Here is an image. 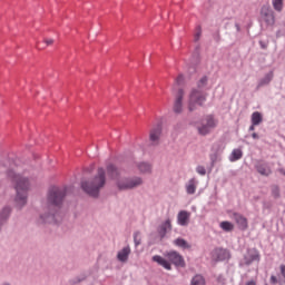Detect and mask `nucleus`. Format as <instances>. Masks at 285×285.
<instances>
[{"label": "nucleus", "instance_id": "obj_1", "mask_svg": "<svg viewBox=\"0 0 285 285\" xmlns=\"http://www.w3.org/2000/svg\"><path fill=\"white\" fill-rule=\"evenodd\" d=\"M9 177L12 179L16 188V202L18 206H26L28 202V190H30V178L28 176L9 173Z\"/></svg>", "mask_w": 285, "mask_h": 285}, {"label": "nucleus", "instance_id": "obj_2", "mask_svg": "<svg viewBox=\"0 0 285 285\" xmlns=\"http://www.w3.org/2000/svg\"><path fill=\"white\" fill-rule=\"evenodd\" d=\"M107 175L111 179L116 180V186L118 190H130L132 188H137V186H141L144 181L139 177L135 178H121V169L117 168L115 165L107 166Z\"/></svg>", "mask_w": 285, "mask_h": 285}, {"label": "nucleus", "instance_id": "obj_3", "mask_svg": "<svg viewBox=\"0 0 285 285\" xmlns=\"http://www.w3.org/2000/svg\"><path fill=\"white\" fill-rule=\"evenodd\" d=\"M106 186V170L100 167L97 170V175H95L89 181H82L81 188L87 195L90 197H99V193L101 188Z\"/></svg>", "mask_w": 285, "mask_h": 285}, {"label": "nucleus", "instance_id": "obj_4", "mask_svg": "<svg viewBox=\"0 0 285 285\" xmlns=\"http://www.w3.org/2000/svg\"><path fill=\"white\" fill-rule=\"evenodd\" d=\"M165 257L166 258L159 255H155L153 256V262H156V264L163 266V268H165L166 271L173 269V266L170 264H174V266H179L180 268H184V266H186L184 257L175 250L168 252L167 254H165Z\"/></svg>", "mask_w": 285, "mask_h": 285}, {"label": "nucleus", "instance_id": "obj_5", "mask_svg": "<svg viewBox=\"0 0 285 285\" xmlns=\"http://www.w3.org/2000/svg\"><path fill=\"white\" fill-rule=\"evenodd\" d=\"M63 197H66V189L59 187H52L47 197V208L51 210L57 206H61L63 202Z\"/></svg>", "mask_w": 285, "mask_h": 285}, {"label": "nucleus", "instance_id": "obj_6", "mask_svg": "<svg viewBox=\"0 0 285 285\" xmlns=\"http://www.w3.org/2000/svg\"><path fill=\"white\" fill-rule=\"evenodd\" d=\"M206 102V92L202 89H193L189 94L188 99V110L193 112V110H197V106H204Z\"/></svg>", "mask_w": 285, "mask_h": 285}, {"label": "nucleus", "instance_id": "obj_7", "mask_svg": "<svg viewBox=\"0 0 285 285\" xmlns=\"http://www.w3.org/2000/svg\"><path fill=\"white\" fill-rule=\"evenodd\" d=\"M261 17L267 26H275V11L271 7H262Z\"/></svg>", "mask_w": 285, "mask_h": 285}, {"label": "nucleus", "instance_id": "obj_8", "mask_svg": "<svg viewBox=\"0 0 285 285\" xmlns=\"http://www.w3.org/2000/svg\"><path fill=\"white\" fill-rule=\"evenodd\" d=\"M173 110L176 115L184 112V89H179L175 96Z\"/></svg>", "mask_w": 285, "mask_h": 285}, {"label": "nucleus", "instance_id": "obj_9", "mask_svg": "<svg viewBox=\"0 0 285 285\" xmlns=\"http://www.w3.org/2000/svg\"><path fill=\"white\" fill-rule=\"evenodd\" d=\"M159 139H161V125H156L149 131V140L153 146L159 145Z\"/></svg>", "mask_w": 285, "mask_h": 285}, {"label": "nucleus", "instance_id": "obj_10", "mask_svg": "<svg viewBox=\"0 0 285 285\" xmlns=\"http://www.w3.org/2000/svg\"><path fill=\"white\" fill-rule=\"evenodd\" d=\"M232 219L236 222L239 230H247L248 229V218L239 213L232 214Z\"/></svg>", "mask_w": 285, "mask_h": 285}, {"label": "nucleus", "instance_id": "obj_11", "mask_svg": "<svg viewBox=\"0 0 285 285\" xmlns=\"http://www.w3.org/2000/svg\"><path fill=\"white\" fill-rule=\"evenodd\" d=\"M230 258V252H228V249H224V248H216L213 252V259H215L216 262H226V259Z\"/></svg>", "mask_w": 285, "mask_h": 285}, {"label": "nucleus", "instance_id": "obj_12", "mask_svg": "<svg viewBox=\"0 0 285 285\" xmlns=\"http://www.w3.org/2000/svg\"><path fill=\"white\" fill-rule=\"evenodd\" d=\"M253 262H259V252L255 248L248 249L247 255L245 256V264L247 266H250Z\"/></svg>", "mask_w": 285, "mask_h": 285}, {"label": "nucleus", "instance_id": "obj_13", "mask_svg": "<svg viewBox=\"0 0 285 285\" xmlns=\"http://www.w3.org/2000/svg\"><path fill=\"white\" fill-rule=\"evenodd\" d=\"M177 224L179 226H188V224H190V213L187 210H180L177 215Z\"/></svg>", "mask_w": 285, "mask_h": 285}, {"label": "nucleus", "instance_id": "obj_14", "mask_svg": "<svg viewBox=\"0 0 285 285\" xmlns=\"http://www.w3.org/2000/svg\"><path fill=\"white\" fill-rule=\"evenodd\" d=\"M173 230V224L170 223V218H168L166 222H164L159 229L158 233L161 238L166 237L167 233H170Z\"/></svg>", "mask_w": 285, "mask_h": 285}, {"label": "nucleus", "instance_id": "obj_15", "mask_svg": "<svg viewBox=\"0 0 285 285\" xmlns=\"http://www.w3.org/2000/svg\"><path fill=\"white\" fill-rule=\"evenodd\" d=\"M128 257H130V246L124 247L117 254L118 262H122V264H126V262H128Z\"/></svg>", "mask_w": 285, "mask_h": 285}, {"label": "nucleus", "instance_id": "obj_16", "mask_svg": "<svg viewBox=\"0 0 285 285\" xmlns=\"http://www.w3.org/2000/svg\"><path fill=\"white\" fill-rule=\"evenodd\" d=\"M186 193L187 195H195L197 193V179L191 178L186 184Z\"/></svg>", "mask_w": 285, "mask_h": 285}, {"label": "nucleus", "instance_id": "obj_17", "mask_svg": "<svg viewBox=\"0 0 285 285\" xmlns=\"http://www.w3.org/2000/svg\"><path fill=\"white\" fill-rule=\"evenodd\" d=\"M271 81H273V71L268 72L264 78H262L258 81L256 89L259 90V88H264V86H268Z\"/></svg>", "mask_w": 285, "mask_h": 285}, {"label": "nucleus", "instance_id": "obj_18", "mask_svg": "<svg viewBox=\"0 0 285 285\" xmlns=\"http://www.w3.org/2000/svg\"><path fill=\"white\" fill-rule=\"evenodd\" d=\"M256 170H257V173H259V175H263L265 177H268V175H271V173H273L271 170V167H268V165H266V164L257 165Z\"/></svg>", "mask_w": 285, "mask_h": 285}, {"label": "nucleus", "instance_id": "obj_19", "mask_svg": "<svg viewBox=\"0 0 285 285\" xmlns=\"http://www.w3.org/2000/svg\"><path fill=\"white\" fill-rule=\"evenodd\" d=\"M203 124L207 125V127H209L212 130L217 128V119H215V117L212 115L206 116Z\"/></svg>", "mask_w": 285, "mask_h": 285}, {"label": "nucleus", "instance_id": "obj_20", "mask_svg": "<svg viewBox=\"0 0 285 285\" xmlns=\"http://www.w3.org/2000/svg\"><path fill=\"white\" fill-rule=\"evenodd\" d=\"M222 230H225V233H232V230H235V225L228 220H224L219 224Z\"/></svg>", "mask_w": 285, "mask_h": 285}, {"label": "nucleus", "instance_id": "obj_21", "mask_svg": "<svg viewBox=\"0 0 285 285\" xmlns=\"http://www.w3.org/2000/svg\"><path fill=\"white\" fill-rule=\"evenodd\" d=\"M190 285H206V278H204L200 274H196L191 278Z\"/></svg>", "mask_w": 285, "mask_h": 285}, {"label": "nucleus", "instance_id": "obj_22", "mask_svg": "<svg viewBox=\"0 0 285 285\" xmlns=\"http://www.w3.org/2000/svg\"><path fill=\"white\" fill-rule=\"evenodd\" d=\"M262 121H264V118L262 117V114L259 111H255L252 114V124H254V126H259Z\"/></svg>", "mask_w": 285, "mask_h": 285}, {"label": "nucleus", "instance_id": "obj_23", "mask_svg": "<svg viewBox=\"0 0 285 285\" xmlns=\"http://www.w3.org/2000/svg\"><path fill=\"white\" fill-rule=\"evenodd\" d=\"M198 134H200L203 137H206V135H209V132L213 130L208 127L207 124L203 122L200 126L197 127Z\"/></svg>", "mask_w": 285, "mask_h": 285}, {"label": "nucleus", "instance_id": "obj_24", "mask_svg": "<svg viewBox=\"0 0 285 285\" xmlns=\"http://www.w3.org/2000/svg\"><path fill=\"white\" fill-rule=\"evenodd\" d=\"M175 246H178V248H190V244H188V242H186V239L184 238H177L174 240Z\"/></svg>", "mask_w": 285, "mask_h": 285}, {"label": "nucleus", "instance_id": "obj_25", "mask_svg": "<svg viewBox=\"0 0 285 285\" xmlns=\"http://www.w3.org/2000/svg\"><path fill=\"white\" fill-rule=\"evenodd\" d=\"M272 6L276 12L284 10V0H272Z\"/></svg>", "mask_w": 285, "mask_h": 285}, {"label": "nucleus", "instance_id": "obj_26", "mask_svg": "<svg viewBox=\"0 0 285 285\" xmlns=\"http://www.w3.org/2000/svg\"><path fill=\"white\" fill-rule=\"evenodd\" d=\"M243 155L244 154L242 153V149H234L232 151L229 159H230V161H237V160L242 159Z\"/></svg>", "mask_w": 285, "mask_h": 285}, {"label": "nucleus", "instance_id": "obj_27", "mask_svg": "<svg viewBox=\"0 0 285 285\" xmlns=\"http://www.w3.org/2000/svg\"><path fill=\"white\" fill-rule=\"evenodd\" d=\"M138 170H140V173H150L153 170V166L148 163H140L138 165Z\"/></svg>", "mask_w": 285, "mask_h": 285}, {"label": "nucleus", "instance_id": "obj_28", "mask_svg": "<svg viewBox=\"0 0 285 285\" xmlns=\"http://www.w3.org/2000/svg\"><path fill=\"white\" fill-rule=\"evenodd\" d=\"M207 83H208V77L206 76L202 77L197 82L198 90H203V88H206Z\"/></svg>", "mask_w": 285, "mask_h": 285}, {"label": "nucleus", "instance_id": "obj_29", "mask_svg": "<svg viewBox=\"0 0 285 285\" xmlns=\"http://www.w3.org/2000/svg\"><path fill=\"white\" fill-rule=\"evenodd\" d=\"M10 215V207H4L0 213V219H8Z\"/></svg>", "mask_w": 285, "mask_h": 285}, {"label": "nucleus", "instance_id": "obj_30", "mask_svg": "<svg viewBox=\"0 0 285 285\" xmlns=\"http://www.w3.org/2000/svg\"><path fill=\"white\" fill-rule=\"evenodd\" d=\"M134 242L135 246H139V244H141V234L139 232H136L134 234Z\"/></svg>", "mask_w": 285, "mask_h": 285}, {"label": "nucleus", "instance_id": "obj_31", "mask_svg": "<svg viewBox=\"0 0 285 285\" xmlns=\"http://www.w3.org/2000/svg\"><path fill=\"white\" fill-rule=\"evenodd\" d=\"M212 150L217 155L218 153H222L223 148L219 142H216L213 145Z\"/></svg>", "mask_w": 285, "mask_h": 285}, {"label": "nucleus", "instance_id": "obj_32", "mask_svg": "<svg viewBox=\"0 0 285 285\" xmlns=\"http://www.w3.org/2000/svg\"><path fill=\"white\" fill-rule=\"evenodd\" d=\"M196 173L204 177V175H206V167L205 166H197L196 167Z\"/></svg>", "mask_w": 285, "mask_h": 285}, {"label": "nucleus", "instance_id": "obj_33", "mask_svg": "<svg viewBox=\"0 0 285 285\" xmlns=\"http://www.w3.org/2000/svg\"><path fill=\"white\" fill-rule=\"evenodd\" d=\"M40 219H41V223L45 224V223H50L55 219V216L53 215H48L46 218H43V216H40Z\"/></svg>", "mask_w": 285, "mask_h": 285}, {"label": "nucleus", "instance_id": "obj_34", "mask_svg": "<svg viewBox=\"0 0 285 285\" xmlns=\"http://www.w3.org/2000/svg\"><path fill=\"white\" fill-rule=\"evenodd\" d=\"M202 37V27L196 28V33H195V41H197Z\"/></svg>", "mask_w": 285, "mask_h": 285}, {"label": "nucleus", "instance_id": "obj_35", "mask_svg": "<svg viewBox=\"0 0 285 285\" xmlns=\"http://www.w3.org/2000/svg\"><path fill=\"white\" fill-rule=\"evenodd\" d=\"M175 81L177 86H181V83H184V75H178Z\"/></svg>", "mask_w": 285, "mask_h": 285}, {"label": "nucleus", "instance_id": "obj_36", "mask_svg": "<svg viewBox=\"0 0 285 285\" xmlns=\"http://www.w3.org/2000/svg\"><path fill=\"white\" fill-rule=\"evenodd\" d=\"M46 46H52L55 43V40L52 38L45 39Z\"/></svg>", "mask_w": 285, "mask_h": 285}, {"label": "nucleus", "instance_id": "obj_37", "mask_svg": "<svg viewBox=\"0 0 285 285\" xmlns=\"http://www.w3.org/2000/svg\"><path fill=\"white\" fill-rule=\"evenodd\" d=\"M274 197H279V187H273Z\"/></svg>", "mask_w": 285, "mask_h": 285}, {"label": "nucleus", "instance_id": "obj_38", "mask_svg": "<svg viewBox=\"0 0 285 285\" xmlns=\"http://www.w3.org/2000/svg\"><path fill=\"white\" fill-rule=\"evenodd\" d=\"M276 283H277V277L271 276V284H276Z\"/></svg>", "mask_w": 285, "mask_h": 285}, {"label": "nucleus", "instance_id": "obj_39", "mask_svg": "<svg viewBox=\"0 0 285 285\" xmlns=\"http://www.w3.org/2000/svg\"><path fill=\"white\" fill-rule=\"evenodd\" d=\"M281 273L283 277L285 278V265H281Z\"/></svg>", "mask_w": 285, "mask_h": 285}, {"label": "nucleus", "instance_id": "obj_40", "mask_svg": "<svg viewBox=\"0 0 285 285\" xmlns=\"http://www.w3.org/2000/svg\"><path fill=\"white\" fill-rule=\"evenodd\" d=\"M259 43H261V48H263V50H266V48H268V46L266 43H264L263 41H261Z\"/></svg>", "mask_w": 285, "mask_h": 285}, {"label": "nucleus", "instance_id": "obj_41", "mask_svg": "<svg viewBox=\"0 0 285 285\" xmlns=\"http://www.w3.org/2000/svg\"><path fill=\"white\" fill-rule=\"evenodd\" d=\"M246 285H257V283H255V281H249L246 283Z\"/></svg>", "mask_w": 285, "mask_h": 285}, {"label": "nucleus", "instance_id": "obj_42", "mask_svg": "<svg viewBox=\"0 0 285 285\" xmlns=\"http://www.w3.org/2000/svg\"><path fill=\"white\" fill-rule=\"evenodd\" d=\"M252 137H253V139H259V136L255 132L252 135Z\"/></svg>", "mask_w": 285, "mask_h": 285}, {"label": "nucleus", "instance_id": "obj_43", "mask_svg": "<svg viewBox=\"0 0 285 285\" xmlns=\"http://www.w3.org/2000/svg\"><path fill=\"white\" fill-rule=\"evenodd\" d=\"M255 126H257V125H254V124L252 122V126L249 127V130H250V131L255 130Z\"/></svg>", "mask_w": 285, "mask_h": 285}, {"label": "nucleus", "instance_id": "obj_44", "mask_svg": "<svg viewBox=\"0 0 285 285\" xmlns=\"http://www.w3.org/2000/svg\"><path fill=\"white\" fill-rule=\"evenodd\" d=\"M278 173H281V175H284L285 177V169H278Z\"/></svg>", "mask_w": 285, "mask_h": 285}]
</instances>
